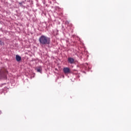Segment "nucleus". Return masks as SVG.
Listing matches in <instances>:
<instances>
[{
	"mask_svg": "<svg viewBox=\"0 0 131 131\" xmlns=\"http://www.w3.org/2000/svg\"><path fill=\"white\" fill-rule=\"evenodd\" d=\"M36 71L37 72L41 73L42 71V68L41 67H38L36 68Z\"/></svg>",
	"mask_w": 131,
	"mask_h": 131,
	"instance_id": "obj_6",
	"label": "nucleus"
},
{
	"mask_svg": "<svg viewBox=\"0 0 131 131\" xmlns=\"http://www.w3.org/2000/svg\"><path fill=\"white\" fill-rule=\"evenodd\" d=\"M69 23V22L68 21H66V24Z\"/></svg>",
	"mask_w": 131,
	"mask_h": 131,
	"instance_id": "obj_8",
	"label": "nucleus"
},
{
	"mask_svg": "<svg viewBox=\"0 0 131 131\" xmlns=\"http://www.w3.org/2000/svg\"><path fill=\"white\" fill-rule=\"evenodd\" d=\"M68 62L71 64L75 63V61H74V58H73V57H69L68 58Z\"/></svg>",
	"mask_w": 131,
	"mask_h": 131,
	"instance_id": "obj_4",
	"label": "nucleus"
},
{
	"mask_svg": "<svg viewBox=\"0 0 131 131\" xmlns=\"http://www.w3.org/2000/svg\"><path fill=\"white\" fill-rule=\"evenodd\" d=\"M63 73L66 74L71 73V70L69 68H64L63 69Z\"/></svg>",
	"mask_w": 131,
	"mask_h": 131,
	"instance_id": "obj_2",
	"label": "nucleus"
},
{
	"mask_svg": "<svg viewBox=\"0 0 131 131\" xmlns=\"http://www.w3.org/2000/svg\"><path fill=\"white\" fill-rule=\"evenodd\" d=\"M7 73V71L4 69V70H0V76L3 77L6 75V73Z\"/></svg>",
	"mask_w": 131,
	"mask_h": 131,
	"instance_id": "obj_3",
	"label": "nucleus"
},
{
	"mask_svg": "<svg viewBox=\"0 0 131 131\" xmlns=\"http://www.w3.org/2000/svg\"><path fill=\"white\" fill-rule=\"evenodd\" d=\"M0 45L4 46V42H2V41H0Z\"/></svg>",
	"mask_w": 131,
	"mask_h": 131,
	"instance_id": "obj_7",
	"label": "nucleus"
},
{
	"mask_svg": "<svg viewBox=\"0 0 131 131\" xmlns=\"http://www.w3.org/2000/svg\"><path fill=\"white\" fill-rule=\"evenodd\" d=\"M15 58L17 61L19 62L21 61V56H19V55H16Z\"/></svg>",
	"mask_w": 131,
	"mask_h": 131,
	"instance_id": "obj_5",
	"label": "nucleus"
},
{
	"mask_svg": "<svg viewBox=\"0 0 131 131\" xmlns=\"http://www.w3.org/2000/svg\"><path fill=\"white\" fill-rule=\"evenodd\" d=\"M39 41L40 45H50L51 43V39L49 37L42 35L39 38Z\"/></svg>",
	"mask_w": 131,
	"mask_h": 131,
	"instance_id": "obj_1",
	"label": "nucleus"
}]
</instances>
